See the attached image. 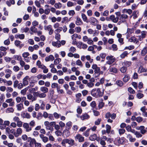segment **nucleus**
<instances>
[{
  "label": "nucleus",
  "instance_id": "obj_47",
  "mask_svg": "<svg viewBox=\"0 0 147 147\" xmlns=\"http://www.w3.org/2000/svg\"><path fill=\"white\" fill-rule=\"evenodd\" d=\"M14 111V109L11 107L8 108L7 109L5 112L6 113H13Z\"/></svg>",
  "mask_w": 147,
  "mask_h": 147
},
{
  "label": "nucleus",
  "instance_id": "obj_17",
  "mask_svg": "<svg viewBox=\"0 0 147 147\" xmlns=\"http://www.w3.org/2000/svg\"><path fill=\"white\" fill-rule=\"evenodd\" d=\"M75 23L78 26L80 25L83 24V22L80 18L77 17Z\"/></svg>",
  "mask_w": 147,
  "mask_h": 147
},
{
  "label": "nucleus",
  "instance_id": "obj_8",
  "mask_svg": "<svg viewBox=\"0 0 147 147\" xmlns=\"http://www.w3.org/2000/svg\"><path fill=\"white\" fill-rule=\"evenodd\" d=\"M147 32L146 31H142L141 32V35L139 36L138 40L140 41L142 40L143 39L146 37Z\"/></svg>",
  "mask_w": 147,
  "mask_h": 147
},
{
  "label": "nucleus",
  "instance_id": "obj_45",
  "mask_svg": "<svg viewBox=\"0 0 147 147\" xmlns=\"http://www.w3.org/2000/svg\"><path fill=\"white\" fill-rule=\"evenodd\" d=\"M38 90V87H36L34 88H31L29 89V91L30 93H32L34 92V91H37Z\"/></svg>",
  "mask_w": 147,
  "mask_h": 147
},
{
  "label": "nucleus",
  "instance_id": "obj_31",
  "mask_svg": "<svg viewBox=\"0 0 147 147\" xmlns=\"http://www.w3.org/2000/svg\"><path fill=\"white\" fill-rule=\"evenodd\" d=\"M54 6L57 9H60L62 7V5L60 2L55 3V4Z\"/></svg>",
  "mask_w": 147,
  "mask_h": 147
},
{
  "label": "nucleus",
  "instance_id": "obj_61",
  "mask_svg": "<svg viewBox=\"0 0 147 147\" xmlns=\"http://www.w3.org/2000/svg\"><path fill=\"white\" fill-rule=\"evenodd\" d=\"M30 30L31 31L33 32H37V28L35 27V26H33L31 27L30 28Z\"/></svg>",
  "mask_w": 147,
  "mask_h": 147
},
{
  "label": "nucleus",
  "instance_id": "obj_41",
  "mask_svg": "<svg viewBox=\"0 0 147 147\" xmlns=\"http://www.w3.org/2000/svg\"><path fill=\"white\" fill-rule=\"evenodd\" d=\"M103 100L102 99L101 100V102H99L98 105V107L99 109L102 108L104 105V103L103 102Z\"/></svg>",
  "mask_w": 147,
  "mask_h": 147
},
{
  "label": "nucleus",
  "instance_id": "obj_34",
  "mask_svg": "<svg viewBox=\"0 0 147 147\" xmlns=\"http://www.w3.org/2000/svg\"><path fill=\"white\" fill-rule=\"evenodd\" d=\"M63 134L65 135L67 137L69 135V132L68 130L67 129H65L63 131Z\"/></svg>",
  "mask_w": 147,
  "mask_h": 147
},
{
  "label": "nucleus",
  "instance_id": "obj_21",
  "mask_svg": "<svg viewBox=\"0 0 147 147\" xmlns=\"http://www.w3.org/2000/svg\"><path fill=\"white\" fill-rule=\"evenodd\" d=\"M82 94L80 93H78L76 94V101L77 102H80L81 100V97Z\"/></svg>",
  "mask_w": 147,
  "mask_h": 147
},
{
  "label": "nucleus",
  "instance_id": "obj_4",
  "mask_svg": "<svg viewBox=\"0 0 147 147\" xmlns=\"http://www.w3.org/2000/svg\"><path fill=\"white\" fill-rule=\"evenodd\" d=\"M52 26L51 25L45 26H44V29L46 30L49 31V34L50 35H52L54 32V30L52 29Z\"/></svg>",
  "mask_w": 147,
  "mask_h": 147
},
{
  "label": "nucleus",
  "instance_id": "obj_22",
  "mask_svg": "<svg viewBox=\"0 0 147 147\" xmlns=\"http://www.w3.org/2000/svg\"><path fill=\"white\" fill-rule=\"evenodd\" d=\"M49 123L48 121H45L44 122V125L46 127L47 129L51 130L50 125H49Z\"/></svg>",
  "mask_w": 147,
  "mask_h": 147
},
{
  "label": "nucleus",
  "instance_id": "obj_56",
  "mask_svg": "<svg viewBox=\"0 0 147 147\" xmlns=\"http://www.w3.org/2000/svg\"><path fill=\"white\" fill-rule=\"evenodd\" d=\"M134 32V29L133 28H128L127 29V32L126 33H127L128 34H130Z\"/></svg>",
  "mask_w": 147,
  "mask_h": 147
},
{
  "label": "nucleus",
  "instance_id": "obj_43",
  "mask_svg": "<svg viewBox=\"0 0 147 147\" xmlns=\"http://www.w3.org/2000/svg\"><path fill=\"white\" fill-rule=\"evenodd\" d=\"M61 114H59L57 112H54L53 114L54 117L56 119H59L61 117Z\"/></svg>",
  "mask_w": 147,
  "mask_h": 147
},
{
  "label": "nucleus",
  "instance_id": "obj_9",
  "mask_svg": "<svg viewBox=\"0 0 147 147\" xmlns=\"http://www.w3.org/2000/svg\"><path fill=\"white\" fill-rule=\"evenodd\" d=\"M28 99L30 100L31 102H33L36 100L37 98L36 97L33 96L31 94H28L27 96Z\"/></svg>",
  "mask_w": 147,
  "mask_h": 147
},
{
  "label": "nucleus",
  "instance_id": "obj_62",
  "mask_svg": "<svg viewBox=\"0 0 147 147\" xmlns=\"http://www.w3.org/2000/svg\"><path fill=\"white\" fill-rule=\"evenodd\" d=\"M125 131V130L124 129H120L119 130V133L120 135L123 134Z\"/></svg>",
  "mask_w": 147,
  "mask_h": 147
},
{
  "label": "nucleus",
  "instance_id": "obj_27",
  "mask_svg": "<svg viewBox=\"0 0 147 147\" xmlns=\"http://www.w3.org/2000/svg\"><path fill=\"white\" fill-rule=\"evenodd\" d=\"M36 78L37 80H39L41 78H42V74H39L36 76L34 77H32L30 78L29 79V81L30 80H32L34 79V78Z\"/></svg>",
  "mask_w": 147,
  "mask_h": 147
},
{
  "label": "nucleus",
  "instance_id": "obj_54",
  "mask_svg": "<svg viewBox=\"0 0 147 147\" xmlns=\"http://www.w3.org/2000/svg\"><path fill=\"white\" fill-rule=\"evenodd\" d=\"M134 48V45H131L128 47H126L124 49H129V50H131Z\"/></svg>",
  "mask_w": 147,
  "mask_h": 147
},
{
  "label": "nucleus",
  "instance_id": "obj_57",
  "mask_svg": "<svg viewBox=\"0 0 147 147\" xmlns=\"http://www.w3.org/2000/svg\"><path fill=\"white\" fill-rule=\"evenodd\" d=\"M55 134L57 136H60L61 135L62 133L60 130H57L55 131Z\"/></svg>",
  "mask_w": 147,
  "mask_h": 147
},
{
  "label": "nucleus",
  "instance_id": "obj_13",
  "mask_svg": "<svg viewBox=\"0 0 147 147\" xmlns=\"http://www.w3.org/2000/svg\"><path fill=\"white\" fill-rule=\"evenodd\" d=\"M40 137L42 139V141L44 143H46L48 141L47 137L45 136L42 134H40L39 135Z\"/></svg>",
  "mask_w": 147,
  "mask_h": 147
},
{
  "label": "nucleus",
  "instance_id": "obj_39",
  "mask_svg": "<svg viewBox=\"0 0 147 147\" xmlns=\"http://www.w3.org/2000/svg\"><path fill=\"white\" fill-rule=\"evenodd\" d=\"M128 54V52L127 51H124L122 54L120 55V57L122 58H123L127 56V55Z\"/></svg>",
  "mask_w": 147,
  "mask_h": 147
},
{
  "label": "nucleus",
  "instance_id": "obj_49",
  "mask_svg": "<svg viewBox=\"0 0 147 147\" xmlns=\"http://www.w3.org/2000/svg\"><path fill=\"white\" fill-rule=\"evenodd\" d=\"M129 41L130 42H135L136 41V38L135 36H132L129 38Z\"/></svg>",
  "mask_w": 147,
  "mask_h": 147
},
{
  "label": "nucleus",
  "instance_id": "obj_32",
  "mask_svg": "<svg viewBox=\"0 0 147 147\" xmlns=\"http://www.w3.org/2000/svg\"><path fill=\"white\" fill-rule=\"evenodd\" d=\"M123 64L126 67H128L130 66L131 64V62L130 61H125L124 62Z\"/></svg>",
  "mask_w": 147,
  "mask_h": 147
},
{
  "label": "nucleus",
  "instance_id": "obj_24",
  "mask_svg": "<svg viewBox=\"0 0 147 147\" xmlns=\"http://www.w3.org/2000/svg\"><path fill=\"white\" fill-rule=\"evenodd\" d=\"M25 36L24 34H16L15 36L16 38H19L20 39H23L24 38Z\"/></svg>",
  "mask_w": 147,
  "mask_h": 147
},
{
  "label": "nucleus",
  "instance_id": "obj_35",
  "mask_svg": "<svg viewBox=\"0 0 147 147\" xmlns=\"http://www.w3.org/2000/svg\"><path fill=\"white\" fill-rule=\"evenodd\" d=\"M123 12L127 13L129 15H130L132 13V11L130 9H124L123 10Z\"/></svg>",
  "mask_w": 147,
  "mask_h": 147
},
{
  "label": "nucleus",
  "instance_id": "obj_18",
  "mask_svg": "<svg viewBox=\"0 0 147 147\" xmlns=\"http://www.w3.org/2000/svg\"><path fill=\"white\" fill-rule=\"evenodd\" d=\"M52 45L57 47H59L61 46V44L60 43V41L58 40L57 42H52Z\"/></svg>",
  "mask_w": 147,
  "mask_h": 147
},
{
  "label": "nucleus",
  "instance_id": "obj_10",
  "mask_svg": "<svg viewBox=\"0 0 147 147\" xmlns=\"http://www.w3.org/2000/svg\"><path fill=\"white\" fill-rule=\"evenodd\" d=\"M109 19L115 23H117L118 21L119 18L118 17H115L114 15H112L110 16Z\"/></svg>",
  "mask_w": 147,
  "mask_h": 147
},
{
  "label": "nucleus",
  "instance_id": "obj_33",
  "mask_svg": "<svg viewBox=\"0 0 147 147\" xmlns=\"http://www.w3.org/2000/svg\"><path fill=\"white\" fill-rule=\"evenodd\" d=\"M106 128L107 133L109 134L111 131V126L108 124H107L106 126Z\"/></svg>",
  "mask_w": 147,
  "mask_h": 147
},
{
  "label": "nucleus",
  "instance_id": "obj_51",
  "mask_svg": "<svg viewBox=\"0 0 147 147\" xmlns=\"http://www.w3.org/2000/svg\"><path fill=\"white\" fill-rule=\"evenodd\" d=\"M30 54L28 52H24L22 54V57L24 58V59L26 58H27L28 57V56Z\"/></svg>",
  "mask_w": 147,
  "mask_h": 147
},
{
  "label": "nucleus",
  "instance_id": "obj_36",
  "mask_svg": "<svg viewBox=\"0 0 147 147\" xmlns=\"http://www.w3.org/2000/svg\"><path fill=\"white\" fill-rule=\"evenodd\" d=\"M141 133L142 134H144L146 133V131L145 130V127L144 126H140Z\"/></svg>",
  "mask_w": 147,
  "mask_h": 147
},
{
  "label": "nucleus",
  "instance_id": "obj_58",
  "mask_svg": "<svg viewBox=\"0 0 147 147\" xmlns=\"http://www.w3.org/2000/svg\"><path fill=\"white\" fill-rule=\"evenodd\" d=\"M51 86L52 88H57L59 86L57 83H53L52 84Z\"/></svg>",
  "mask_w": 147,
  "mask_h": 147
},
{
  "label": "nucleus",
  "instance_id": "obj_6",
  "mask_svg": "<svg viewBox=\"0 0 147 147\" xmlns=\"http://www.w3.org/2000/svg\"><path fill=\"white\" fill-rule=\"evenodd\" d=\"M35 142L34 140L31 139L29 143L26 142L24 144L23 147H33Z\"/></svg>",
  "mask_w": 147,
  "mask_h": 147
},
{
  "label": "nucleus",
  "instance_id": "obj_28",
  "mask_svg": "<svg viewBox=\"0 0 147 147\" xmlns=\"http://www.w3.org/2000/svg\"><path fill=\"white\" fill-rule=\"evenodd\" d=\"M97 138V135L94 134L92 135H91L89 137V139L90 140L94 141L96 140Z\"/></svg>",
  "mask_w": 147,
  "mask_h": 147
},
{
  "label": "nucleus",
  "instance_id": "obj_52",
  "mask_svg": "<svg viewBox=\"0 0 147 147\" xmlns=\"http://www.w3.org/2000/svg\"><path fill=\"white\" fill-rule=\"evenodd\" d=\"M61 61V59L59 58H57L54 61V64L55 65H56L59 63H60Z\"/></svg>",
  "mask_w": 147,
  "mask_h": 147
},
{
  "label": "nucleus",
  "instance_id": "obj_44",
  "mask_svg": "<svg viewBox=\"0 0 147 147\" xmlns=\"http://www.w3.org/2000/svg\"><path fill=\"white\" fill-rule=\"evenodd\" d=\"M109 71L111 72L116 73L117 72V69L115 67H111L109 69Z\"/></svg>",
  "mask_w": 147,
  "mask_h": 147
},
{
  "label": "nucleus",
  "instance_id": "obj_26",
  "mask_svg": "<svg viewBox=\"0 0 147 147\" xmlns=\"http://www.w3.org/2000/svg\"><path fill=\"white\" fill-rule=\"evenodd\" d=\"M40 90L41 92L45 93H47L48 91V88L45 86L40 87Z\"/></svg>",
  "mask_w": 147,
  "mask_h": 147
},
{
  "label": "nucleus",
  "instance_id": "obj_20",
  "mask_svg": "<svg viewBox=\"0 0 147 147\" xmlns=\"http://www.w3.org/2000/svg\"><path fill=\"white\" fill-rule=\"evenodd\" d=\"M80 117L82 120H84L89 118L90 117V116L87 114L85 113L81 116Z\"/></svg>",
  "mask_w": 147,
  "mask_h": 147
},
{
  "label": "nucleus",
  "instance_id": "obj_40",
  "mask_svg": "<svg viewBox=\"0 0 147 147\" xmlns=\"http://www.w3.org/2000/svg\"><path fill=\"white\" fill-rule=\"evenodd\" d=\"M90 105L93 109H96V104L95 101H92L90 103Z\"/></svg>",
  "mask_w": 147,
  "mask_h": 147
},
{
  "label": "nucleus",
  "instance_id": "obj_19",
  "mask_svg": "<svg viewBox=\"0 0 147 147\" xmlns=\"http://www.w3.org/2000/svg\"><path fill=\"white\" fill-rule=\"evenodd\" d=\"M14 131V129H11L9 127H7L5 129L6 132L8 134L13 133Z\"/></svg>",
  "mask_w": 147,
  "mask_h": 147
},
{
  "label": "nucleus",
  "instance_id": "obj_15",
  "mask_svg": "<svg viewBox=\"0 0 147 147\" xmlns=\"http://www.w3.org/2000/svg\"><path fill=\"white\" fill-rule=\"evenodd\" d=\"M54 59V57L53 55H50L48 57H46L45 58V61L46 62L49 61H53Z\"/></svg>",
  "mask_w": 147,
  "mask_h": 147
},
{
  "label": "nucleus",
  "instance_id": "obj_1",
  "mask_svg": "<svg viewBox=\"0 0 147 147\" xmlns=\"http://www.w3.org/2000/svg\"><path fill=\"white\" fill-rule=\"evenodd\" d=\"M104 90L103 89L102 92L100 90V89L98 88L97 89L94 88L92 89L91 91L92 95L95 98L100 97L104 94Z\"/></svg>",
  "mask_w": 147,
  "mask_h": 147
},
{
  "label": "nucleus",
  "instance_id": "obj_53",
  "mask_svg": "<svg viewBox=\"0 0 147 147\" xmlns=\"http://www.w3.org/2000/svg\"><path fill=\"white\" fill-rule=\"evenodd\" d=\"M72 123L70 121H69L66 123V126L68 127V129H69L71 128L72 126Z\"/></svg>",
  "mask_w": 147,
  "mask_h": 147
},
{
  "label": "nucleus",
  "instance_id": "obj_12",
  "mask_svg": "<svg viewBox=\"0 0 147 147\" xmlns=\"http://www.w3.org/2000/svg\"><path fill=\"white\" fill-rule=\"evenodd\" d=\"M89 22L92 25L95 26L98 23L97 20L94 17H91L89 19Z\"/></svg>",
  "mask_w": 147,
  "mask_h": 147
},
{
  "label": "nucleus",
  "instance_id": "obj_46",
  "mask_svg": "<svg viewBox=\"0 0 147 147\" xmlns=\"http://www.w3.org/2000/svg\"><path fill=\"white\" fill-rule=\"evenodd\" d=\"M90 130V129H88L86 130V131L83 133V135L86 137L90 135L89 132Z\"/></svg>",
  "mask_w": 147,
  "mask_h": 147
},
{
  "label": "nucleus",
  "instance_id": "obj_25",
  "mask_svg": "<svg viewBox=\"0 0 147 147\" xmlns=\"http://www.w3.org/2000/svg\"><path fill=\"white\" fill-rule=\"evenodd\" d=\"M147 53V47H145L141 51V53L142 55H145Z\"/></svg>",
  "mask_w": 147,
  "mask_h": 147
},
{
  "label": "nucleus",
  "instance_id": "obj_64",
  "mask_svg": "<svg viewBox=\"0 0 147 147\" xmlns=\"http://www.w3.org/2000/svg\"><path fill=\"white\" fill-rule=\"evenodd\" d=\"M34 107L33 106L30 105L28 108V112H32L34 110Z\"/></svg>",
  "mask_w": 147,
  "mask_h": 147
},
{
  "label": "nucleus",
  "instance_id": "obj_60",
  "mask_svg": "<svg viewBox=\"0 0 147 147\" xmlns=\"http://www.w3.org/2000/svg\"><path fill=\"white\" fill-rule=\"evenodd\" d=\"M45 103L43 101L40 106V108L42 110H44L45 109Z\"/></svg>",
  "mask_w": 147,
  "mask_h": 147
},
{
  "label": "nucleus",
  "instance_id": "obj_48",
  "mask_svg": "<svg viewBox=\"0 0 147 147\" xmlns=\"http://www.w3.org/2000/svg\"><path fill=\"white\" fill-rule=\"evenodd\" d=\"M127 70V68L125 66H123L120 69V71L122 73H125Z\"/></svg>",
  "mask_w": 147,
  "mask_h": 147
},
{
  "label": "nucleus",
  "instance_id": "obj_16",
  "mask_svg": "<svg viewBox=\"0 0 147 147\" xmlns=\"http://www.w3.org/2000/svg\"><path fill=\"white\" fill-rule=\"evenodd\" d=\"M21 42L19 40H16L15 41V45L17 47H19L20 48H21L24 46V44H21Z\"/></svg>",
  "mask_w": 147,
  "mask_h": 147
},
{
  "label": "nucleus",
  "instance_id": "obj_38",
  "mask_svg": "<svg viewBox=\"0 0 147 147\" xmlns=\"http://www.w3.org/2000/svg\"><path fill=\"white\" fill-rule=\"evenodd\" d=\"M9 49V47H6L3 46L0 47V51L4 52H7L6 51Z\"/></svg>",
  "mask_w": 147,
  "mask_h": 147
},
{
  "label": "nucleus",
  "instance_id": "obj_14",
  "mask_svg": "<svg viewBox=\"0 0 147 147\" xmlns=\"http://www.w3.org/2000/svg\"><path fill=\"white\" fill-rule=\"evenodd\" d=\"M125 134L127 135V138L128 139L129 141L131 142H134L135 141L136 139L135 138H133L132 136L130 134Z\"/></svg>",
  "mask_w": 147,
  "mask_h": 147
},
{
  "label": "nucleus",
  "instance_id": "obj_63",
  "mask_svg": "<svg viewBox=\"0 0 147 147\" xmlns=\"http://www.w3.org/2000/svg\"><path fill=\"white\" fill-rule=\"evenodd\" d=\"M76 64L77 65L80 66L81 67H82L83 66L82 62L79 59H78L76 61Z\"/></svg>",
  "mask_w": 147,
  "mask_h": 147
},
{
  "label": "nucleus",
  "instance_id": "obj_55",
  "mask_svg": "<svg viewBox=\"0 0 147 147\" xmlns=\"http://www.w3.org/2000/svg\"><path fill=\"white\" fill-rule=\"evenodd\" d=\"M42 114L41 112L38 113L37 115H36V118L38 120H40L42 118Z\"/></svg>",
  "mask_w": 147,
  "mask_h": 147
},
{
  "label": "nucleus",
  "instance_id": "obj_5",
  "mask_svg": "<svg viewBox=\"0 0 147 147\" xmlns=\"http://www.w3.org/2000/svg\"><path fill=\"white\" fill-rule=\"evenodd\" d=\"M75 138L76 141H78L80 142H84V137L80 134H78L77 135L75 136Z\"/></svg>",
  "mask_w": 147,
  "mask_h": 147
},
{
  "label": "nucleus",
  "instance_id": "obj_23",
  "mask_svg": "<svg viewBox=\"0 0 147 147\" xmlns=\"http://www.w3.org/2000/svg\"><path fill=\"white\" fill-rule=\"evenodd\" d=\"M28 78L29 76H27L23 79V84L24 86H26L28 85Z\"/></svg>",
  "mask_w": 147,
  "mask_h": 147
},
{
  "label": "nucleus",
  "instance_id": "obj_50",
  "mask_svg": "<svg viewBox=\"0 0 147 147\" xmlns=\"http://www.w3.org/2000/svg\"><path fill=\"white\" fill-rule=\"evenodd\" d=\"M32 140H34L35 141V143H34V144H35V147H41V144L40 143L36 142L34 139L32 138Z\"/></svg>",
  "mask_w": 147,
  "mask_h": 147
},
{
  "label": "nucleus",
  "instance_id": "obj_3",
  "mask_svg": "<svg viewBox=\"0 0 147 147\" xmlns=\"http://www.w3.org/2000/svg\"><path fill=\"white\" fill-rule=\"evenodd\" d=\"M106 59L107 61L106 63L109 65L112 64L115 61V58L113 56H107L106 57Z\"/></svg>",
  "mask_w": 147,
  "mask_h": 147
},
{
  "label": "nucleus",
  "instance_id": "obj_2",
  "mask_svg": "<svg viewBox=\"0 0 147 147\" xmlns=\"http://www.w3.org/2000/svg\"><path fill=\"white\" fill-rule=\"evenodd\" d=\"M68 144L70 147H71L74 145V141L72 139H66L62 140L61 144L63 146H65V144Z\"/></svg>",
  "mask_w": 147,
  "mask_h": 147
},
{
  "label": "nucleus",
  "instance_id": "obj_42",
  "mask_svg": "<svg viewBox=\"0 0 147 147\" xmlns=\"http://www.w3.org/2000/svg\"><path fill=\"white\" fill-rule=\"evenodd\" d=\"M138 11H134L133 13L132 16L134 19L138 17Z\"/></svg>",
  "mask_w": 147,
  "mask_h": 147
},
{
  "label": "nucleus",
  "instance_id": "obj_30",
  "mask_svg": "<svg viewBox=\"0 0 147 147\" xmlns=\"http://www.w3.org/2000/svg\"><path fill=\"white\" fill-rule=\"evenodd\" d=\"M130 77L128 75H125L123 78V80L124 82H127L130 79Z\"/></svg>",
  "mask_w": 147,
  "mask_h": 147
},
{
  "label": "nucleus",
  "instance_id": "obj_11",
  "mask_svg": "<svg viewBox=\"0 0 147 147\" xmlns=\"http://www.w3.org/2000/svg\"><path fill=\"white\" fill-rule=\"evenodd\" d=\"M128 18V16L125 14H121L119 17V20H122V21L123 22H126V19Z\"/></svg>",
  "mask_w": 147,
  "mask_h": 147
},
{
  "label": "nucleus",
  "instance_id": "obj_37",
  "mask_svg": "<svg viewBox=\"0 0 147 147\" xmlns=\"http://www.w3.org/2000/svg\"><path fill=\"white\" fill-rule=\"evenodd\" d=\"M82 18L83 19V20L85 22H88L87 20V18L85 14L84 13H82Z\"/></svg>",
  "mask_w": 147,
  "mask_h": 147
},
{
  "label": "nucleus",
  "instance_id": "obj_7",
  "mask_svg": "<svg viewBox=\"0 0 147 147\" xmlns=\"http://www.w3.org/2000/svg\"><path fill=\"white\" fill-rule=\"evenodd\" d=\"M23 127L25 129V131L26 132H28L32 130V127L30 126L28 123H24Z\"/></svg>",
  "mask_w": 147,
  "mask_h": 147
},
{
  "label": "nucleus",
  "instance_id": "obj_29",
  "mask_svg": "<svg viewBox=\"0 0 147 147\" xmlns=\"http://www.w3.org/2000/svg\"><path fill=\"white\" fill-rule=\"evenodd\" d=\"M16 107L18 110L21 111L24 108L23 105L22 103H20L16 105Z\"/></svg>",
  "mask_w": 147,
  "mask_h": 147
},
{
  "label": "nucleus",
  "instance_id": "obj_59",
  "mask_svg": "<svg viewBox=\"0 0 147 147\" xmlns=\"http://www.w3.org/2000/svg\"><path fill=\"white\" fill-rule=\"evenodd\" d=\"M109 13V11L108 10H106L103 12H101V14L103 16H107Z\"/></svg>",
  "mask_w": 147,
  "mask_h": 147
}]
</instances>
